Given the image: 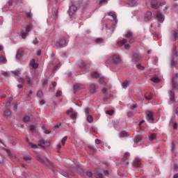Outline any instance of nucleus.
I'll list each match as a JSON object with an SVG mask.
<instances>
[{"label": "nucleus", "mask_w": 178, "mask_h": 178, "mask_svg": "<svg viewBox=\"0 0 178 178\" xmlns=\"http://www.w3.org/2000/svg\"><path fill=\"white\" fill-rule=\"evenodd\" d=\"M166 5V2L159 3V0H152L151 1V8L152 9H159V6Z\"/></svg>", "instance_id": "nucleus-1"}, {"label": "nucleus", "mask_w": 178, "mask_h": 178, "mask_svg": "<svg viewBox=\"0 0 178 178\" xmlns=\"http://www.w3.org/2000/svg\"><path fill=\"white\" fill-rule=\"evenodd\" d=\"M129 156H130V154H129V152H126L123 158V161H125V163H124L125 165L129 164V161H127V158H129Z\"/></svg>", "instance_id": "nucleus-21"}, {"label": "nucleus", "mask_w": 178, "mask_h": 178, "mask_svg": "<svg viewBox=\"0 0 178 178\" xmlns=\"http://www.w3.org/2000/svg\"><path fill=\"white\" fill-rule=\"evenodd\" d=\"M77 118V113H72V114L71 115V119H76Z\"/></svg>", "instance_id": "nucleus-49"}, {"label": "nucleus", "mask_w": 178, "mask_h": 178, "mask_svg": "<svg viewBox=\"0 0 178 178\" xmlns=\"http://www.w3.org/2000/svg\"><path fill=\"white\" fill-rule=\"evenodd\" d=\"M96 177L97 178H104L102 174H101V173L96 174Z\"/></svg>", "instance_id": "nucleus-59"}, {"label": "nucleus", "mask_w": 178, "mask_h": 178, "mask_svg": "<svg viewBox=\"0 0 178 178\" xmlns=\"http://www.w3.org/2000/svg\"><path fill=\"white\" fill-rule=\"evenodd\" d=\"M30 65L33 67V69H37V67H38V64L35 63V60H34V59L31 60Z\"/></svg>", "instance_id": "nucleus-23"}, {"label": "nucleus", "mask_w": 178, "mask_h": 178, "mask_svg": "<svg viewBox=\"0 0 178 178\" xmlns=\"http://www.w3.org/2000/svg\"><path fill=\"white\" fill-rule=\"evenodd\" d=\"M143 138V136H141V135H136L134 138V143H140L141 141Z\"/></svg>", "instance_id": "nucleus-18"}, {"label": "nucleus", "mask_w": 178, "mask_h": 178, "mask_svg": "<svg viewBox=\"0 0 178 178\" xmlns=\"http://www.w3.org/2000/svg\"><path fill=\"white\" fill-rule=\"evenodd\" d=\"M36 129H37V127L34 125H30V131H31V133H34Z\"/></svg>", "instance_id": "nucleus-38"}, {"label": "nucleus", "mask_w": 178, "mask_h": 178, "mask_svg": "<svg viewBox=\"0 0 178 178\" xmlns=\"http://www.w3.org/2000/svg\"><path fill=\"white\" fill-rule=\"evenodd\" d=\"M156 138V134H152L149 136V140L150 141H152V140H155Z\"/></svg>", "instance_id": "nucleus-39"}, {"label": "nucleus", "mask_w": 178, "mask_h": 178, "mask_svg": "<svg viewBox=\"0 0 178 178\" xmlns=\"http://www.w3.org/2000/svg\"><path fill=\"white\" fill-rule=\"evenodd\" d=\"M79 66L81 67V69H86V66H90L91 65L90 63H86L84 60H81L79 63Z\"/></svg>", "instance_id": "nucleus-10"}, {"label": "nucleus", "mask_w": 178, "mask_h": 178, "mask_svg": "<svg viewBox=\"0 0 178 178\" xmlns=\"http://www.w3.org/2000/svg\"><path fill=\"white\" fill-rule=\"evenodd\" d=\"M90 108H87L85 109V113L86 115H89L90 114Z\"/></svg>", "instance_id": "nucleus-61"}, {"label": "nucleus", "mask_w": 178, "mask_h": 178, "mask_svg": "<svg viewBox=\"0 0 178 178\" xmlns=\"http://www.w3.org/2000/svg\"><path fill=\"white\" fill-rule=\"evenodd\" d=\"M26 17H29V19H30L31 17V13H26Z\"/></svg>", "instance_id": "nucleus-63"}, {"label": "nucleus", "mask_w": 178, "mask_h": 178, "mask_svg": "<svg viewBox=\"0 0 178 178\" xmlns=\"http://www.w3.org/2000/svg\"><path fill=\"white\" fill-rule=\"evenodd\" d=\"M6 152H7L8 156L10 158V159H11L12 161H15V159H16V156L12 154V153L10 152V150L7 149V150H6Z\"/></svg>", "instance_id": "nucleus-19"}, {"label": "nucleus", "mask_w": 178, "mask_h": 178, "mask_svg": "<svg viewBox=\"0 0 178 178\" xmlns=\"http://www.w3.org/2000/svg\"><path fill=\"white\" fill-rule=\"evenodd\" d=\"M170 40L171 41H176L177 40V31H172Z\"/></svg>", "instance_id": "nucleus-12"}, {"label": "nucleus", "mask_w": 178, "mask_h": 178, "mask_svg": "<svg viewBox=\"0 0 178 178\" xmlns=\"http://www.w3.org/2000/svg\"><path fill=\"white\" fill-rule=\"evenodd\" d=\"M29 145H30L31 148H33V149H37V148H38V146L37 145L32 143H29Z\"/></svg>", "instance_id": "nucleus-33"}, {"label": "nucleus", "mask_w": 178, "mask_h": 178, "mask_svg": "<svg viewBox=\"0 0 178 178\" xmlns=\"http://www.w3.org/2000/svg\"><path fill=\"white\" fill-rule=\"evenodd\" d=\"M145 17L147 20H151V17H152V13H151V11H147L145 13Z\"/></svg>", "instance_id": "nucleus-20"}, {"label": "nucleus", "mask_w": 178, "mask_h": 178, "mask_svg": "<svg viewBox=\"0 0 178 178\" xmlns=\"http://www.w3.org/2000/svg\"><path fill=\"white\" fill-rule=\"evenodd\" d=\"M108 16H111L114 20H116V15H115V13L110 12L108 13Z\"/></svg>", "instance_id": "nucleus-40"}, {"label": "nucleus", "mask_w": 178, "mask_h": 178, "mask_svg": "<svg viewBox=\"0 0 178 178\" xmlns=\"http://www.w3.org/2000/svg\"><path fill=\"white\" fill-rule=\"evenodd\" d=\"M4 115H5V116H10V115H12V113L10 112V110L6 109L4 111Z\"/></svg>", "instance_id": "nucleus-34"}, {"label": "nucleus", "mask_w": 178, "mask_h": 178, "mask_svg": "<svg viewBox=\"0 0 178 178\" xmlns=\"http://www.w3.org/2000/svg\"><path fill=\"white\" fill-rule=\"evenodd\" d=\"M172 127L175 130H176V129H177V122H174Z\"/></svg>", "instance_id": "nucleus-62"}, {"label": "nucleus", "mask_w": 178, "mask_h": 178, "mask_svg": "<svg viewBox=\"0 0 178 178\" xmlns=\"http://www.w3.org/2000/svg\"><path fill=\"white\" fill-rule=\"evenodd\" d=\"M77 12V7H76L74 5H72L68 10V15L70 16H72V15H74Z\"/></svg>", "instance_id": "nucleus-8"}, {"label": "nucleus", "mask_w": 178, "mask_h": 178, "mask_svg": "<svg viewBox=\"0 0 178 178\" xmlns=\"http://www.w3.org/2000/svg\"><path fill=\"white\" fill-rule=\"evenodd\" d=\"M0 63H6V58H3V56L0 57Z\"/></svg>", "instance_id": "nucleus-47"}, {"label": "nucleus", "mask_w": 178, "mask_h": 178, "mask_svg": "<svg viewBox=\"0 0 178 178\" xmlns=\"http://www.w3.org/2000/svg\"><path fill=\"white\" fill-rule=\"evenodd\" d=\"M129 81H125L122 84V86L124 88H127V87H129Z\"/></svg>", "instance_id": "nucleus-37"}, {"label": "nucleus", "mask_w": 178, "mask_h": 178, "mask_svg": "<svg viewBox=\"0 0 178 178\" xmlns=\"http://www.w3.org/2000/svg\"><path fill=\"white\" fill-rule=\"evenodd\" d=\"M60 126H62V124L61 123H58L57 124H55L54 126V130H58V129H60Z\"/></svg>", "instance_id": "nucleus-41"}, {"label": "nucleus", "mask_w": 178, "mask_h": 178, "mask_svg": "<svg viewBox=\"0 0 178 178\" xmlns=\"http://www.w3.org/2000/svg\"><path fill=\"white\" fill-rule=\"evenodd\" d=\"M128 3L130 6H135L137 4V0H128Z\"/></svg>", "instance_id": "nucleus-26"}, {"label": "nucleus", "mask_w": 178, "mask_h": 178, "mask_svg": "<svg viewBox=\"0 0 178 178\" xmlns=\"http://www.w3.org/2000/svg\"><path fill=\"white\" fill-rule=\"evenodd\" d=\"M112 62L115 63V65H119L120 62H122V59H120V56L118 54H114L112 56Z\"/></svg>", "instance_id": "nucleus-4"}, {"label": "nucleus", "mask_w": 178, "mask_h": 178, "mask_svg": "<svg viewBox=\"0 0 178 178\" xmlns=\"http://www.w3.org/2000/svg\"><path fill=\"white\" fill-rule=\"evenodd\" d=\"M95 41L97 44H102V42H104V39L102 38H98Z\"/></svg>", "instance_id": "nucleus-35"}, {"label": "nucleus", "mask_w": 178, "mask_h": 178, "mask_svg": "<svg viewBox=\"0 0 178 178\" xmlns=\"http://www.w3.org/2000/svg\"><path fill=\"white\" fill-rule=\"evenodd\" d=\"M153 95L150 92H147L145 95V98L147 101H151L152 99Z\"/></svg>", "instance_id": "nucleus-22"}, {"label": "nucleus", "mask_w": 178, "mask_h": 178, "mask_svg": "<svg viewBox=\"0 0 178 178\" xmlns=\"http://www.w3.org/2000/svg\"><path fill=\"white\" fill-rule=\"evenodd\" d=\"M25 81H26L27 84L29 86H34V79L31 77L30 76L26 75L24 77Z\"/></svg>", "instance_id": "nucleus-7"}, {"label": "nucleus", "mask_w": 178, "mask_h": 178, "mask_svg": "<svg viewBox=\"0 0 178 178\" xmlns=\"http://www.w3.org/2000/svg\"><path fill=\"white\" fill-rule=\"evenodd\" d=\"M24 122H30V116H29V115H26V116H25L24 118Z\"/></svg>", "instance_id": "nucleus-50"}, {"label": "nucleus", "mask_w": 178, "mask_h": 178, "mask_svg": "<svg viewBox=\"0 0 178 178\" xmlns=\"http://www.w3.org/2000/svg\"><path fill=\"white\" fill-rule=\"evenodd\" d=\"M127 39H122V40L118 41V44L122 47V45H124V44H127Z\"/></svg>", "instance_id": "nucleus-27"}, {"label": "nucleus", "mask_w": 178, "mask_h": 178, "mask_svg": "<svg viewBox=\"0 0 178 178\" xmlns=\"http://www.w3.org/2000/svg\"><path fill=\"white\" fill-rule=\"evenodd\" d=\"M156 20L159 21V23H163V20H165V18L163 17V15H162V13L157 11L156 13Z\"/></svg>", "instance_id": "nucleus-6"}, {"label": "nucleus", "mask_w": 178, "mask_h": 178, "mask_svg": "<svg viewBox=\"0 0 178 178\" xmlns=\"http://www.w3.org/2000/svg\"><path fill=\"white\" fill-rule=\"evenodd\" d=\"M37 160L38 161V162H40V163H43V165H47V161H45V159H44V157H42V156H41L40 154H38L37 156Z\"/></svg>", "instance_id": "nucleus-14"}, {"label": "nucleus", "mask_w": 178, "mask_h": 178, "mask_svg": "<svg viewBox=\"0 0 178 178\" xmlns=\"http://www.w3.org/2000/svg\"><path fill=\"white\" fill-rule=\"evenodd\" d=\"M87 121L88 122V123H92V122H94V119L92 118V115H88Z\"/></svg>", "instance_id": "nucleus-32"}, {"label": "nucleus", "mask_w": 178, "mask_h": 178, "mask_svg": "<svg viewBox=\"0 0 178 178\" xmlns=\"http://www.w3.org/2000/svg\"><path fill=\"white\" fill-rule=\"evenodd\" d=\"M176 64H177V63L175 62V60H171L170 65H171V66H172V67H175V66H176Z\"/></svg>", "instance_id": "nucleus-54"}, {"label": "nucleus", "mask_w": 178, "mask_h": 178, "mask_svg": "<svg viewBox=\"0 0 178 178\" xmlns=\"http://www.w3.org/2000/svg\"><path fill=\"white\" fill-rule=\"evenodd\" d=\"M33 95V90H30L28 93V97L31 99V95Z\"/></svg>", "instance_id": "nucleus-60"}, {"label": "nucleus", "mask_w": 178, "mask_h": 178, "mask_svg": "<svg viewBox=\"0 0 178 178\" xmlns=\"http://www.w3.org/2000/svg\"><path fill=\"white\" fill-rule=\"evenodd\" d=\"M33 27L32 26V25H29L28 26H26V30H22L21 32V37L23 39H25L26 37H27V35H29V33H30V31H31V30H33Z\"/></svg>", "instance_id": "nucleus-2"}, {"label": "nucleus", "mask_w": 178, "mask_h": 178, "mask_svg": "<svg viewBox=\"0 0 178 178\" xmlns=\"http://www.w3.org/2000/svg\"><path fill=\"white\" fill-rule=\"evenodd\" d=\"M37 160L38 161V162H40V163H43V165H47V161H45V159H44V157H42V156H41L40 154H38L37 156Z\"/></svg>", "instance_id": "nucleus-15"}, {"label": "nucleus", "mask_w": 178, "mask_h": 178, "mask_svg": "<svg viewBox=\"0 0 178 178\" xmlns=\"http://www.w3.org/2000/svg\"><path fill=\"white\" fill-rule=\"evenodd\" d=\"M169 95H170V101H172L173 102H175V93L173 92V91L170 90L169 92Z\"/></svg>", "instance_id": "nucleus-24"}, {"label": "nucleus", "mask_w": 178, "mask_h": 178, "mask_svg": "<svg viewBox=\"0 0 178 178\" xmlns=\"http://www.w3.org/2000/svg\"><path fill=\"white\" fill-rule=\"evenodd\" d=\"M151 81H152L153 83H160L161 79L158 77H153L151 79Z\"/></svg>", "instance_id": "nucleus-29"}, {"label": "nucleus", "mask_w": 178, "mask_h": 178, "mask_svg": "<svg viewBox=\"0 0 178 178\" xmlns=\"http://www.w3.org/2000/svg\"><path fill=\"white\" fill-rule=\"evenodd\" d=\"M24 79L19 77L17 79L18 83H20L21 84H24Z\"/></svg>", "instance_id": "nucleus-42"}, {"label": "nucleus", "mask_w": 178, "mask_h": 178, "mask_svg": "<svg viewBox=\"0 0 178 178\" xmlns=\"http://www.w3.org/2000/svg\"><path fill=\"white\" fill-rule=\"evenodd\" d=\"M13 2H14L15 3H17V2H19V0H10V1H8V5H9V6H12V5H13Z\"/></svg>", "instance_id": "nucleus-36"}, {"label": "nucleus", "mask_w": 178, "mask_h": 178, "mask_svg": "<svg viewBox=\"0 0 178 178\" xmlns=\"http://www.w3.org/2000/svg\"><path fill=\"white\" fill-rule=\"evenodd\" d=\"M43 93H42V91L41 90H39L37 92V97H38L39 98H42V97L43 96Z\"/></svg>", "instance_id": "nucleus-45"}, {"label": "nucleus", "mask_w": 178, "mask_h": 178, "mask_svg": "<svg viewBox=\"0 0 178 178\" xmlns=\"http://www.w3.org/2000/svg\"><path fill=\"white\" fill-rule=\"evenodd\" d=\"M38 145L42 147L43 148H47L51 145V143L48 141H45L42 139L39 140Z\"/></svg>", "instance_id": "nucleus-5"}, {"label": "nucleus", "mask_w": 178, "mask_h": 178, "mask_svg": "<svg viewBox=\"0 0 178 178\" xmlns=\"http://www.w3.org/2000/svg\"><path fill=\"white\" fill-rule=\"evenodd\" d=\"M147 120H149L150 123H152V122H154V114H152V112L148 111L147 113Z\"/></svg>", "instance_id": "nucleus-11"}, {"label": "nucleus", "mask_w": 178, "mask_h": 178, "mask_svg": "<svg viewBox=\"0 0 178 178\" xmlns=\"http://www.w3.org/2000/svg\"><path fill=\"white\" fill-rule=\"evenodd\" d=\"M13 74H15V76H19L20 74V70H17L15 71H13Z\"/></svg>", "instance_id": "nucleus-51"}, {"label": "nucleus", "mask_w": 178, "mask_h": 178, "mask_svg": "<svg viewBox=\"0 0 178 178\" xmlns=\"http://www.w3.org/2000/svg\"><path fill=\"white\" fill-rule=\"evenodd\" d=\"M98 76H99V74L97 72H94L92 73V77H95V79H97V77H98Z\"/></svg>", "instance_id": "nucleus-48"}, {"label": "nucleus", "mask_w": 178, "mask_h": 178, "mask_svg": "<svg viewBox=\"0 0 178 178\" xmlns=\"http://www.w3.org/2000/svg\"><path fill=\"white\" fill-rule=\"evenodd\" d=\"M62 175L63 176H64L65 177H69V174L65 171L62 172Z\"/></svg>", "instance_id": "nucleus-56"}, {"label": "nucleus", "mask_w": 178, "mask_h": 178, "mask_svg": "<svg viewBox=\"0 0 178 178\" xmlns=\"http://www.w3.org/2000/svg\"><path fill=\"white\" fill-rule=\"evenodd\" d=\"M81 88V85L76 83L74 86V93H76V91H78V90H80Z\"/></svg>", "instance_id": "nucleus-28"}, {"label": "nucleus", "mask_w": 178, "mask_h": 178, "mask_svg": "<svg viewBox=\"0 0 178 178\" xmlns=\"http://www.w3.org/2000/svg\"><path fill=\"white\" fill-rule=\"evenodd\" d=\"M108 90H111V86L106 85L104 86V88H102L101 92L105 95V94L108 93Z\"/></svg>", "instance_id": "nucleus-17"}, {"label": "nucleus", "mask_w": 178, "mask_h": 178, "mask_svg": "<svg viewBox=\"0 0 178 178\" xmlns=\"http://www.w3.org/2000/svg\"><path fill=\"white\" fill-rule=\"evenodd\" d=\"M141 59V57L138 54H134L132 56V62H134L136 63V62H138Z\"/></svg>", "instance_id": "nucleus-13"}, {"label": "nucleus", "mask_w": 178, "mask_h": 178, "mask_svg": "<svg viewBox=\"0 0 178 178\" xmlns=\"http://www.w3.org/2000/svg\"><path fill=\"white\" fill-rule=\"evenodd\" d=\"M136 67H137L138 69H139L140 70H144V69H145L144 66L141 65L140 64H138V65H136Z\"/></svg>", "instance_id": "nucleus-52"}, {"label": "nucleus", "mask_w": 178, "mask_h": 178, "mask_svg": "<svg viewBox=\"0 0 178 178\" xmlns=\"http://www.w3.org/2000/svg\"><path fill=\"white\" fill-rule=\"evenodd\" d=\"M133 115H134V113H133V112H131V111H129V112H128V113H127V116H128L129 118H133Z\"/></svg>", "instance_id": "nucleus-58"}, {"label": "nucleus", "mask_w": 178, "mask_h": 178, "mask_svg": "<svg viewBox=\"0 0 178 178\" xmlns=\"http://www.w3.org/2000/svg\"><path fill=\"white\" fill-rule=\"evenodd\" d=\"M60 95H62V91L58 90L56 93V97H60Z\"/></svg>", "instance_id": "nucleus-53"}, {"label": "nucleus", "mask_w": 178, "mask_h": 178, "mask_svg": "<svg viewBox=\"0 0 178 178\" xmlns=\"http://www.w3.org/2000/svg\"><path fill=\"white\" fill-rule=\"evenodd\" d=\"M85 175H86L88 177H92V172H91V171H86Z\"/></svg>", "instance_id": "nucleus-43"}, {"label": "nucleus", "mask_w": 178, "mask_h": 178, "mask_svg": "<svg viewBox=\"0 0 178 178\" xmlns=\"http://www.w3.org/2000/svg\"><path fill=\"white\" fill-rule=\"evenodd\" d=\"M67 140V136H65L62 140H61V144L62 145H65L66 140Z\"/></svg>", "instance_id": "nucleus-46"}, {"label": "nucleus", "mask_w": 178, "mask_h": 178, "mask_svg": "<svg viewBox=\"0 0 178 178\" xmlns=\"http://www.w3.org/2000/svg\"><path fill=\"white\" fill-rule=\"evenodd\" d=\"M97 88H98V86H96L94 83H92L89 86V92L90 94H95L97 92Z\"/></svg>", "instance_id": "nucleus-9"}, {"label": "nucleus", "mask_w": 178, "mask_h": 178, "mask_svg": "<svg viewBox=\"0 0 178 178\" xmlns=\"http://www.w3.org/2000/svg\"><path fill=\"white\" fill-rule=\"evenodd\" d=\"M133 166L136 169L140 168V166H141V161L138 159H136L133 163Z\"/></svg>", "instance_id": "nucleus-16"}, {"label": "nucleus", "mask_w": 178, "mask_h": 178, "mask_svg": "<svg viewBox=\"0 0 178 178\" xmlns=\"http://www.w3.org/2000/svg\"><path fill=\"white\" fill-rule=\"evenodd\" d=\"M106 113L107 115H109L110 116H112V115H113V113H115V111H113V110L106 111Z\"/></svg>", "instance_id": "nucleus-44"}, {"label": "nucleus", "mask_w": 178, "mask_h": 178, "mask_svg": "<svg viewBox=\"0 0 178 178\" xmlns=\"http://www.w3.org/2000/svg\"><path fill=\"white\" fill-rule=\"evenodd\" d=\"M16 58L17 59H20L22 58V54H20V52H17L16 54Z\"/></svg>", "instance_id": "nucleus-57"}, {"label": "nucleus", "mask_w": 178, "mask_h": 178, "mask_svg": "<svg viewBox=\"0 0 178 178\" xmlns=\"http://www.w3.org/2000/svg\"><path fill=\"white\" fill-rule=\"evenodd\" d=\"M22 159H24V161H31L33 158L28 154H24L22 156Z\"/></svg>", "instance_id": "nucleus-25"}, {"label": "nucleus", "mask_w": 178, "mask_h": 178, "mask_svg": "<svg viewBox=\"0 0 178 178\" xmlns=\"http://www.w3.org/2000/svg\"><path fill=\"white\" fill-rule=\"evenodd\" d=\"M137 108V104H134L131 106V109L133 111L134 109H136Z\"/></svg>", "instance_id": "nucleus-55"}, {"label": "nucleus", "mask_w": 178, "mask_h": 178, "mask_svg": "<svg viewBox=\"0 0 178 178\" xmlns=\"http://www.w3.org/2000/svg\"><path fill=\"white\" fill-rule=\"evenodd\" d=\"M126 38H131L133 37V32L128 31L125 35Z\"/></svg>", "instance_id": "nucleus-30"}, {"label": "nucleus", "mask_w": 178, "mask_h": 178, "mask_svg": "<svg viewBox=\"0 0 178 178\" xmlns=\"http://www.w3.org/2000/svg\"><path fill=\"white\" fill-rule=\"evenodd\" d=\"M66 39L63 38L60 40L56 42V47H57V48H62L63 47H66Z\"/></svg>", "instance_id": "nucleus-3"}, {"label": "nucleus", "mask_w": 178, "mask_h": 178, "mask_svg": "<svg viewBox=\"0 0 178 178\" xmlns=\"http://www.w3.org/2000/svg\"><path fill=\"white\" fill-rule=\"evenodd\" d=\"M99 84H102V86H106V82H105V79L100 78L99 80Z\"/></svg>", "instance_id": "nucleus-31"}, {"label": "nucleus", "mask_w": 178, "mask_h": 178, "mask_svg": "<svg viewBox=\"0 0 178 178\" xmlns=\"http://www.w3.org/2000/svg\"><path fill=\"white\" fill-rule=\"evenodd\" d=\"M174 170H175V172L178 170V165L177 164H174Z\"/></svg>", "instance_id": "nucleus-64"}]
</instances>
